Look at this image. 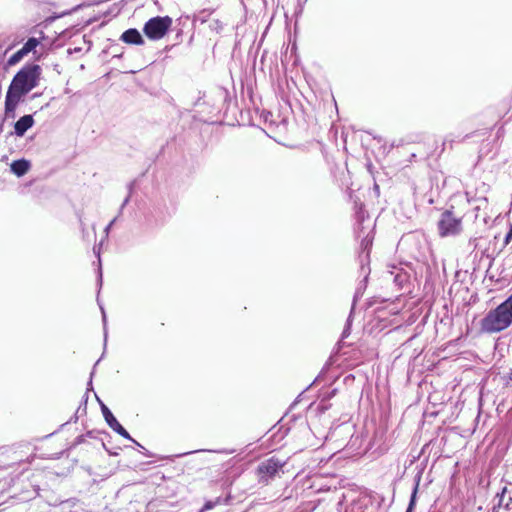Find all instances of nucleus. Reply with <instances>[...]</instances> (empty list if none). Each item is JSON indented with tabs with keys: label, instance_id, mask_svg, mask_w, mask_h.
I'll use <instances>...</instances> for the list:
<instances>
[{
	"label": "nucleus",
	"instance_id": "c9c22d12",
	"mask_svg": "<svg viewBox=\"0 0 512 512\" xmlns=\"http://www.w3.org/2000/svg\"><path fill=\"white\" fill-rule=\"evenodd\" d=\"M508 379H509L510 381H512V369L510 370V372H509V374H508Z\"/></svg>",
	"mask_w": 512,
	"mask_h": 512
},
{
	"label": "nucleus",
	"instance_id": "20e7f679",
	"mask_svg": "<svg viewBox=\"0 0 512 512\" xmlns=\"http://www.w3.org/2000/svg\"><path fill=\"white\" fill-rule=\"evenodd\" d=\"M172 23L169 16H155L144 24L143 32L150 40H160L167 34Z\"/></svg>",
	"mask_w": 512,
	"mask_h": 512
},
{
	"label": "nucleus",
	"instance_id": "393cba45",
	"mask_svg": "<svg viewBox=\"0 0 512 512\" xmlns=\"http://www.w3.org/2000/svg\"><path fill=\"white\" fill-rule=\"evenodd\" d=\"M512 240V224L510 225L509 231L505 236L504 245H508Z\"/></svg>",
	"mask_w": 512,
	"mask_h": 512
},
{
	"label": "nucleus",
	"instance_id": "473e14b6",
	"mask_svg": "<svg viewBox=\"0 0 512 512\" xmlns=\"http://www.w3.org/2000/svg\"><path fill=\"white\" fill-rule=\"evenodd\" d=\"M94 253L99 257L100 255V249H96V247L93 248Z\"/></svg>",
	"mask_w": 512,
	"mask_h": 512
},
{
	"label": "nucleus",
	"instance_id": "a878e982",
	"mask_svg": "<svg viewBox=\"0 0 512 512\" xmlns=\"http://www.w3.org/2000/svg\"><path fill=\"white\" fill-rule=\"evenodd\" d=\"M100 445L110 454V455H113V456H116L118 455V452H115V450H110L107 448L105 442H104V439H100Z\"/></svg>",
	"mask_w": 512,
	"mask_h": 512
},
{
	"label": "nucleus",
	"instance_id": "7ed1b4c3",
	"mask_svg": "<svg viewBox=\"0 0 512 512\" xmlns=\"http://www.w3.org/2000/svg\"><path fill=\"white\" fill-rule=\"evenodd\" d=\"M286 461L275 456L260 462L256 469V475L260 484L268 485L276 477L284 474Z\"/></svg>",
	"mask_w": 512,
	"mask_h": 512
},
{
	"label": "nucleus",
	"instance_id": "1a4fd4ad",
	"mask_svg": "<svg viewBox=\"0 0 512 512\" xmlns=\"http://www.w3.org/2000/svg\"><path fill=\"white\" fill-rule=\"evenodd\" d=\"M101 435H108V434L104 431H100V430H96V429L89 430L85 434L77 436L75 438L74 442L72 443V445L68 448V450H71L81 444H86V443L90 444L88 442V439H91L100 444V439H103L102 437H100Z\"/></svg>",
	"mask_w": 512,
	"mask_h": 512
},
{
	"label": "nucleus",
	"instance_id": "c756f323",
	"mask_svg": "<svg viewBox=\"0 0 512 512\" xmlns=\"http://www.w3.org/2000/svg\"><path fill=\"white\" fill-rule=\"evenodd\" d=\"M129 199H130V197H129V196H127V197L124 199V201H123V203H122V205H121V207H120V211H119V213H121V212H122L123 208H124V207L127 205V203L129 202Z\"/></svg>",
	"mask_w": 512,
	"mask_h": 512
},
{
	"label": "nucleus",
	"instance_id": "6ab92c4d",
	"mask_svg": "<svg viewBox=\"0 0 512 512\" xmlns=\"http://www.w3.org/2000/svg\"><path fill=\"white\" fill-rule=\"evenodd\" d=\"M221 503H222V498L221 497H217L214 500H207L204 503L203 507L199 511H197V512L209 511V510L213 509L214 507H216L217 505H219Z\"/></svg>",
	"mask_w": 512,
	"mask_h": 512
},
{
	"label": "nucleus",
	"instance_id": "39448f33",
	"mask_svg": "<svg viewBox=\"0 0 512 512\" xmlns=\"http://www.w3.org/2000/svg\"><path fill=\"white\" fill-rule=\"evenodd\" d=\"M438 230L442 237L456 235L461 231V220L456 218L451 211L446 210L438 221Z\"/></svg>",
	"mask_w": 512,
	"mask_h": 512
},
{
	"label": "nucleus",
	"instance_id": "58836bf2",
	"mask_svg": "<svg viewBox=\"0 0 512 512\" xmlns=\"http://www.w3.org/2000/svg\"><path fill=\"white\" fill-rule=\"evenodd\" d=\"M2 130H3V125H2V123H0V133L2 132Z\"/></svg>",
	"mask_w": 512,
	"mask_h": 512
},
{
	"label": "nucleus",
	"instance_id": "e433bc0d",
	"mask_svg": "<svg viewBox=\"0 0 512 512\" xmlns=\"http://www.w3.org/2000/svg\"><path fill=\"white\" fill-rule=\"evenodd\" d=\"M439 413V410H434V411H431V414H438Z\"/></svg>",
	"mask_w": 512,
	"mask_h": 512
},
{
	"label": "nucleus",
	"instance_id": "423d86ee",
	"mask_svg": "<svg viewBox=\"0 0 512 512\" xmlns=\"http://www.w3.org/2000/svg\"><path fill=\"white\" fill-rule=\"evenodd\" d=\"M430 388L428 402L432 407L442 406L451 400V391L447 389V386H430Z\"/></svg>",
	"mask_w": 512,
	"mask_h": 512
},
{
	"label": "nucleus",
	"instance_id": "a19ab883",
	"mask_svg": "<svg viewBox=\"0 0 512 512\" xmlns=\"http://www.w3.org/2000/svg\"><path fill=\"white\" fill-rule=\"evenodd\" d=\"M93 395H94V396H97V393H96V392H93ZM96 398L99 400V398H98V397H96Z\"/></svg>",
	"mask_w": 512,
	"mask_h": 512
},
{
	"label": "nucleus",
	"instance_id": "f03ea898",
	"mask_svg": "<svg viewBox=\"0 0 512 512\" xmlns=\"http://www.w3.org/2000/svg\"><path fill=\"white\" fill-rule=\"evenodd\" d=\"M41 67L38 64H28L20 69L14 76L10 88L22 95H26L38 85Z\"/></svg>",
	"mask_w": 512,
	"mask_h": 512
},
{
	"label": "nucleus",
	"instance_id": "f704fd0d",
	"mask_svg": "<svg viewBox=\"0 0 512 512\" xmlns=\"http://www.w3.org/2000/svg\"><path fill=\"white\" fill-rule=\"evenodd\" d=\"M320 380H321V379H320V376H318V377H317V378H315V379H314L310 384H311V385H314V384H316V382H317V381H320Z\"/></svg>",
	"mask_w": 512,
	"mask_h": 512
},
{
	"label": "nucleus",
	"instance_id": "9b49d317",
	"mask_svg": "<svg viewBox=\"0 0 512 512\" xmlns=\"http://www.w3.org/2000/svg\"><path fill=\"white\" fill-rule=\"evenodd\" d=\"M34 125L33 116L28 114L20 117L14 124V132L16 136L22 137L25 135L28 129Z\"/></svg>",
	"mask_w": 512,
	"mask_h": 512
},
{
	"label": "nucleus",
	"instance_id": "b1692460",
	"mask_svg": "<svg viewBox=\"0 0 512 512\" xmlns=\"http://www.w3.org/2000/svg\"><path fill=\"white\" fill-rule=\"evenodd\" d=\"M137 447L141 448L144 450L143 454L146 456V457H152V453L149 452L148 450H146L139 442H137L135 439L132 438L131 440Z\"/></svg>",
	"mask_w": 512,
	"mask_h": 512
},
{
	"label": "nucleus",
	"instance_id": "cd10ccee",
	"mask_svg": "<svg viewBox=\"0 0 512 512\" xmlns=\"http://www.w3.org/2000/svg\"><path fill=\"white\" fill-rule=\"evenodd\" d=\"M505 492H506V488H503L501 493H497L496 497L499 499L498 505H502V503L504 501V497H505Z\"/></svg>",
	"mask_w": 512,
	"mask_h": 512
},
{
	"label": "nucleus",
	"instance_id": "412c9836",
	"mask_svg": "<svg viewBox=\"0 0 512 512\" xmlns=\"http://www.w3.org/2000/svg\"><path fill=\"white\" fill-rule=\"evenodd\" d=\"M25 55H27L25 52H23L22 49H19L17 52H15L8 60V63L10 65H15L18 63Z\"/></svg>",
	"mask_w": 512,
	"mask_h": 512
},
{
	"label": "nucleus",
	"instance_id": "0eeeda50",
	"mask_svg": "<svg viewBox=\"0 0 512 512\" xmlns=\"http://www.w3.org/2000/svg\"><path fill=\"white\" fill-rule=\"evenodd\" d=\"M331 387L332 386H321L317 391V412L324 413L332 406L330 399L336 395L338 390L336 388L331 389Z\"/></svg>",
	"mask_w": 512,
	"mask_h": 512
},
{
	"label": "nucleus",
	"instance_id": "4be33fe9",
	"mask_svg": "<svg viewBox=\"0 0 512 512\" xmlns=\"http://www.w3.org/2000/svg\"><path fill=\"white\" fill-rule=\"evenodd\" d=\"M75 503H76V499L72 498V499L61 500V501L55 500L54 502H49V505H51V506L63 505V506L73 507L75 505Z\"/></svg>",
	"mask_w": 512,
	"mask_h": 512
},
{
	"label": "nucleus",
	"instance_id": "ddd939ff",
	"mask_svg": "<svg viewBox=\"0 0 512 512\" xmlns=\"http://www.w3.org/2000/svg\"><path fill=\"white\" fill-rule=\"evenodd\" d=\"M313 386H307V388L302 391L298 397L294 400V402L290 405L289 407V411L286 413L285 417L284 418H289V421H293V422H296L298 420H301L303 423H306V421L303 419L302 416L300 415H295V414H291V411L293 409L296 408V406L305 398H309V396L307 395L310 391V389L312 388Z\"/></svg>",
	"mask_w": 512,
	"mask_h": 512
},
{
	"label": "nucleus",
	"instance_id": "f3484780",
	"mask_svg": "<svg viewBox=\"0 0 512 512\" xmlns=\"http://www.w3.org/2000/svg\"><path fill=\"white\" fill-rule=\"evenodd\" d=\"M421 479H422V470L418 471L414 477V486H413V489L411 492V496H410V500H409L406 512H413V510L415 508L416 501H417V494H418Z\"/></svg>",
	"mask_w": 512,
	"mask_h": 512
},
{
	"label": "nucleus",
	"instance_id": "4c0bfd02",
	"mask_svg": "<svg viewBox=\"0 0 512 512\" xmlns=\"http://www.w3.org/2000/svg\"><path fill=\"white\" fill-rule=\"evenodd\" d=\"M63 453H64V452H60V453H58V454H57V456H56V458H59V457H60V455H63Z\"/></svg>",
	"mask_w": 512,
	"mask_h": 512
},
{
	"label": "nucleus",
	"instance_id": "f257e3e1",
	"mask_svg": "<svg viewBox=\"0 0 512 512\" xmlns=\"http://www.w3.org/2000/svg\"><path fill=\"white\" fill-rule=\"evenodd\" d=\"M512 324V294L495 309L490 310L481 320V330L498 333Z\"/></svg>",
	"mask_w": 512,
	"mask_h": 512
},
{
	"label": "nucleus",
	"instance_id": "2f4dec72",
	"mask_svg": "<svg viewBox=\"0 0 512 512\" xmlns=\"http://www.w3.org/2000/svg\"><path fill=\"white\" fill-rule=\"evenodd\" d=\"M369 244H370V241H369L368 239H365V240L362 242V245H365V247H367Z\"/></svg>",
	"mask_w": 512,
	"mask_h": 512
},
{
	"label": "nucleus",
	"instance_id": "2eb2a0df",
	"mask_svg": "<svg viewBox=\"0 0 512 512\" xmlns=\"http://www.w3.org/2000/svg\"><path fill=\"white\" fill-rule=\"evenodd\" d=\"M371 501L367 497L354 499L345 509V512H367Z\"/></svg>",
	"mask_w": 512,
	"mask_h": 512
},
{
	"label": "nucleus",
	"instance_id": "6e6552de",
	"mask_svg": "<svg viewBox=\"0 0 512 512\" xmlns=\"http://www.w3.org/2000/svg\"><path fill=\"white\" fill-rule=\"evenodd\" d=\"M101 410L102 414L104 416V419L107 423V425L117 434L122 436L123 438L127 440H132L131 435L128 433V431L118 422L116 417L113 415V413L110 411V409L105 406L103 403H101Z\"/></svg>",
	"mask_w": 512,
	"mask_h": 512
},
{
	"label": "nucleus",
	"instance_id": "9d476101",
	"mask_svg": "<svg viewBox=\"0 0 512 512\" xmlns=\"http://www.w3.org/2000/svg\"><path fill=\"white\" fill-rule=\"evenodd\" d=\"M23 96L9 87L5 98V114L7 117L14 116V111Z\"/></svg>",
	"mask_w": 512,
	"mask_h": 512
},
{
	"label": "nucleus",
	"instance_id": "5701e85b",
	"mask_svg": "<svg viewBox=\"0 0 512 512\" xmlns=\"http://www.w3.org/2000/svg\"><path fill=\"white\" fill-rule=\"evenodd\" d=\"M350 327H351V321H350V317H348L347 323H346V325L344 327V330L342 332V338H346V337L349 336V334H350Z\"/></svg>",
	"mask_w": 512,
	"mask_h": 512
},
{
	"label": "nucleus",
	"instance_id": "aec40b11",
	"mask_svg": "<svg viewBox=\"0 0 512 512\" xmlns=\"http://www.w3.org/2000/svg\"><path fill=\"white\" fill-rule=\"evenodd\" d=\"M38 44V39L31 37L26 41V43L23 45L21 49L23 50V52L28 54L29 52L33 51L38 46Z\"/></svg>",
	"mask_w": 512,
	"mask_h": 512
},
{
	"label": "nucleus",
	"instance_id": "f8f14e48",
	"mask_svg": "<svg viewBox=\"0 0 512 512\" xmlns=\"http://www.w3.org/2000/svg\"><path fill=\"white\" fill-rule=\"evenodd\" d=\"M120 40L127 44H133V45H142L144 44V39L141 35V33L135 29L130 28L127 29L122 33L120 36Z\"/></svg>",
	"mask_w": 512,
	"mask_h": 512
},
{
	"label": "nucleus",
	"instance_id": "bb28decb",
	"mask_svg": "<svg viewBox=\"0 0 512 512\" xmlns=\"http://www.w3.org/2000/svg\"><path fill=\"white\" fill-rule=\"evenodd\" d=\"M117 218L118 217H115L104 229V232H105V236L108 237V234L112 228V226L114 225V223L117 221Z\"/></svg>",
	"mask_w": 512,
	"mask_h": 512
},
{
	"label": "nucleus",
	"instance_id": "dca6fc26",
	"mask_svg": "<svg viewBox=\"0 0 512 512\" xmlns=\"http://www.w3.org/2000/svg\"><path fill=\"white\" fill-rule=\"evenodd\" d=\"M30 169V162L26 159L15 160L10 165V170L17 177L24 176Z\"/></svg>",
	"mask_w": 512,
	"mask_h": 512
},
{
	"label": "nucleus",
	"instance_id": "c85d7f7f",
	"mask_svg": "<svg viewBox=\"0 0 512 512\" xmlns=\"http://www.w3.org/2000/svg\"><path fill=\"white\" fill-rule=\"evenodd\" d=\"M485 386H481V389L479 391V400H480V403L482 402V400L484 399V397H486V393H485V390H484Z\"/></svg>",
	"mask_w": 512,
	"mask_h": 512
},
{
	"label": "nucleus",
	"instance_id": "79ce46f5",
	"mask_svg": "<svg viewBox=\"0 0 512 512\" xmlns=\"http://www.w3.org/2000/svg\"><path fill=\"white\" fill-rule=\"evenodd\" d=\"M93 395H94V396H97V393H96V392H93ZM96 398L99 400V398H98V397H96Z\"/></svg>",
	"mask_w": 512,
	"mask_h": 512
},
{
	"label": "nucleus",
	"instance_id": "4468645a",
	"mask_svg": "<svg viewBox=\"0 0 512 512\" xmlns=\"http://www.w3.org/2000/svg\"><path fill=\"white\" fill-rule=\"evenodd\" d=\"M93 390V386H88L84 395L82 396V399L79 403V406L75 412V414L70 418V420L64 424H62L60 427H64L65 425H67L68 423H70L71 421H74L76 422L79 417L83 416L86 414V409H87V401H88V397H89V392Z\"/></svg>",
	"mask_w": 512,
	"mask_h": 512
},
{
	"label": "nucleus",
	"instance_id": "7c9ffc66",
	"mask_svg": "<svg viewBox=\"0 0 512 512\" xmlns=\"http://www.w3.org/2000/svg\"><path fill=\"white\" fill-rule=\"evenodd\" d=\"M351 378H353L351 374L346 375L343 379L344 384L348 383Z\"/></svg>",
	"mask_w": 512,
	"mask_h": 512
},
{
	"label": "nucleus",
	"instance_id": "72a5a7b5",
	"mask_svg": "<svg viewBox=\"0 0 512 512\" xmlns=\"http://www.w3.org/2000/svg\"><path fill=\"white\" fill-rule=\"evenodd\" d=\"M102 310V315H103V322H104V325L106 324V315H105V312L103 310V308H101Z\"/></svg>",
	"mask_w": 512,
	"mask_h": 512
},
{
	"label": "nucleus",
	"instance_id": "ea45409f",
	"mask_svg": "<svg viewBox=\"0 0 512 512\" xmlns=\"http://www.w3.org/2000/svg\"><path fill=\"white\" fill-rule=\"evenodd\" d=\"M33 494H34V495H37V494H38V492H37L36 490H33Z\"/></svg>",
	"mask_w": 512,
	"mask_h": 512
},
{
	"label": "nucleus",
	"instance_id": "a211bd4d",
	"mask_svg": "<svg viewBox=\"0 0 512 512\" xmlns=\"http://www.w3.org/2000/svg\"><path fill=\"white\" fill-rule=\"evenodd\" d=\"M198 452H213V453H219V454L230 455V454L235 453V452H236V450H235V449H227V448H223V449H216V450L199 449V450H195V451H191V452L183 453V454H181L180 456H185V455H188V454L198 453Z\"/></svg>",
	"mask_w": 512,
	"mask_h": 512
}]
</instances>
